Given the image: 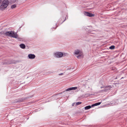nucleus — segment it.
<instances>
[{"instance_id": "nucleus-7", "label": "nucleus", "mask_w": 127, "mask_h": 127, "mask_svg": "<svg viewBox=\"0 0 127 127\" xmlns=\"http://www.w3.org/2000/svg\"><path fill=\"white\" fill-rule=\"evenodd\" d=\"M77 88V87H74L69 88L65 90V91L62 92L61 93V94L63 93L65 91H71L73 90H75Z\"/></svg>"}, {"instance_id": "nucleus-17", "label": "nucleus", "mask_w": 127, "mask_h": 127, "mask_svg": "<svg viewBox=\"0 0 127 127\" xmlns=\"http://www.w3.org/2000/svg\"><path fill=\"white\" fill-rule=\"evenodd\" d=\"M81 103H82V102H76V105L77 106L78 105H79L81 104Z\"/></svg>"}, {"instance_id": "nucleus-19", "label": "nucleus", "mask_w": 127, "mask_h": 127, "mask_svg": "<svg viewBox=\"0 0 127 127\" xmlns=\"http://www.w3.org/2000/svg\"><path fill=\"white\" fill-rule=\"evenodd\" d=\"M91 107H94V106H96V104H95V103L94 104H92V105H91Z\"/></svg>"}, {"instance_id": "nucleus-28", "label": "nucleus", "mask_w": 127, "mask_h": 127, "mask_svg": "<svg viewBox=\"0 0 127 127\" xmlns=\"http://www.w3.org/2000/svg\"><path fill=\"white\" fill-rule=\"evenodd\" d=\"M61 18L60 19V20H62V18Z\"/></svg>"}, {"instance_id": "nucleus-24", "label": "nucleus", "mask_w": 127, "mask_h": 127, "mask_svg": "<svg viewBox=\"0 0 127 127\" xmlns=\"http://www.w3.org/2000/svg\"><path fill=\"white\" fill-rule=\"evenodd\" d=\"M75 103H74L72 104V106H73L74 105Z\"/></svg>"}, {"instance_id": "nucleus-3", "label": "nucleus", "mask_w": 127, "mask_h": 127, "mask_svg": "<svg viewBox=\"0 0 127 127\" xmlns=\"http://www.w3.org/2000/svg\"><path fill=\"white\" fill-rule=\"evenodd\" d=\"M34 95H32L30 96H28L25 97H22L16 99L15 100V102H23L25 100L29 98L32 97Z\"/></svg>"}, {"instance_id": "nucleus-10", "label": "nucleus", "mask_w": 127, "mask_h": 127, "mask_svg": "<svg viewBox=\"0 0 127 127\" xmlns=\"http://www.w3.org/2000/svg\"><path fill=\"white\" fill-rule=\"evenodd\" d=\"M80 53V51L79 50L77 49L74 52V54L76 55H78Z\"/></svg>"}, {"instance_id": "nucleus-15", "label": "nucleus", "mask_w": 127, "mask_h": 127, "mask_svg": "<svg viewBox=\"0 0 127 127\" xmlns=\"http://www.w3.org/2000/svg\"><path fill=\"white\" fill-rule=\"evenodd\" d=\"M16 7V4H13L11 5V8H15Z\"/></svg>"}, {"instance_id": "nucleus-2", "label": "nucleus", "mask_w": 127, "mask_h": 127, "mask_svg": "<svg viewBox=\"0 0 127 127\" xmlns=\"http://www.w3.org/2000/svg\"><path fill=\"white\" fill-rule=\"evenodd\" d=\"M9 4V2L8 0H3L0 6V9L2 10H4L7 8Z\"/></svg>"}, {"instance_id": "nucleus-5", "label": "nucleus", "mask_w": 127, "mask_h": 127, "mask_svg": "<svg viewBox=\"0 0 127 127\" xmlns=\"http://www.w3.org/2000/svg\"><path fill=\"white\" fill-rule=\"evenodd\" d=\"M112 88L111 86H108L104 88V89L101 91L103 92H106L108 91Z\"/></svg>"}, {"instance_id": "nucleus-22", "label": "nucleus", "mask_w": 127, "mask_h": 127, "mask_svg": "<svg viewBox=\"0 0 127 127\" xmlns=\"http://www.w3.org/2000/svg\"><path fill=\"white\" fill-rule=\"evenodd\" d=\"M66 17H65V19H64V20L63 21H62L61 23H60V24H62L66 20Z\"/></svg>"}, {"instance_id": "nucleus-4", "label": "nucleus", "mask_w": 127, "mask_h": 127, "mask_svg": "<svg viewBox=\"0 0 127 127\" xmlns=\"http://www.w3.org/2000/svg\"><path fill=\"white\" fill-rule=\"evenodd\" d=\"M63 53L59 52H56L54 54V56L58 58H62L63 57Z\"/></svg>"}, {"instance_id": "nucleus-27", "label": "nucleus", "mask_w": 127, "mask_h": 127, "mask_svg": "<svg viewBox=\"0 0 127 127\" xmlns=\"http://www.w3.org/2000/svg\"><path fill=\"white\" fill-rule=\"evenodd\" d=\"M57 26H56V27H55V29H56V28H57Z\"/></svg>"}, {"instance_id": "nucleus-1", "label": "nucleus", "mask_w": 127, "mask_h": 127, "mask_svg": "<svg viewBox=\"0 0 127 127\" xmlns=\"http://www.w3.org/2000/svg\"><path fill=\"white\" fill-rule=\"evenodd\" d=\"M4 34L7 36H10L13 38H17V33L13 31L7 32L4 33Z\"/></svg>"}, {"instance_id": "nucleus-18", "label": "nucleus", "mask_w": 127, "mask_h": 127, "mask_svg": "<svg viewBox=\"0 0 127 127\" xmlns=\"http://www.w3.org/2000/svg\"><path fill=\"white\" fill-rule=\"evenodd\" d=\"M101 102H100L96 103H95L96 106H97V105H100L101 104Z\"/></svg>"}, {"instance_id": "nucleus-8", "label": "nucleus", "mask_w": 127, "mask_h": 127, "mask_svg": "<svg viewBox=\"0 0 127 127\" xmlns=\"http://www.w3.org/2000/svg\"><path fill=\"white\" fill-rule=\"evenodd\" d=\"M28 57L30 59H33L35 58V56L34 54H30L28 55Z\"/></svg>"}, {"instance_id": "nucleus-11", "label": "nucleus", "mask_w": 127, "mask_h": 127, "mask_svg": "<svg viewBox=\"0 0 127 127\" xmlns=\"http://www.w3.org/2000/svg\"><path fill=\"white\" fill-rule=\"evenodd\" d=\"M91 108V105H89L85 107V109L86 110H87L90 109Z\"/></svg>"}, {"instance_id": "nucleus-6", "label": "nucleus", "mask_w": 127, "mask_h": 127, "mask_svg": "<svg viewBox=\"0 0 127 127\" xmlns=\"http://www.w3.org/2000/svg\"><path fill=\"white\" fill-rule=\"evenodd\" d=\"M84 14L85 15L90 17H93L94 16V14H92V13L91 12H90L87 11H84Z\"/></svg>"}, {"instance_id": "nucleus-26", "label": "nucleus", "mask_w": 127, "mask_h": 127, "mask_svg": "<svg viewBox=\"0 0 127 127\" xmlns=\"http://www.w3.org/2000/svg\"><path fill=\"white\" fill-rule=\"evenodd\" d=\"M104 88V87H101V89H102V88Z\"/></svg>"}, {"instance_id": "nucleus-16", "label": "nucleus", "mask_w": 127, "mask_h": 127, "mask_svg": "<svg viewBox=\"0 0 127 127\" xmlns=\"http://www.w3.org/2000/svg\"><path fill=\"white\" fill-rule=\"evenodd\" d=\"M17 39L19 41H21L22 39L21 38H20L18 36V35L17 34Z\"/></svg>"}, {"instance_id": "nucleus-14", "label": "nucleus", "mask_w": 127, "mask_h": 127, "mask_svg": "<svg viewBox=\"0 0 127 127\" xmlns=\"http://www.w3.org/2000/svg\"><path fill=\"white\" fill-rule=\"evenodd\" d=\"M88 32L90 33H92V34H94V33L93 32L92 30H89L88 31Z\"/></svg>"}, {"instance_id": "nucleus-29", "label": "nucleus", "mask_w": 127, "mask_h": 127, "mask_svg": "<svg viewBox=\"0 0 127 127\" xmlns=\"http://www.w3.org/2000/svg\"><path fill=\"white\" fill-rule=\"evenodd\" d=\"M58 22L59 23H60V22H59V21H58Z\"/></svg>"}, {"instance_id": "nucleus-21", "label": "nucleus", "mask_w": 127, "mask_h": 127, "mask_svg": "<svg viewBox=\"0 0 127 127\" xmlns=\"http://www.w3.org/2000/svg\"><path fill=\"white\" fill-rule=\"evenodd\" d=\"M63 54L64 55L63 56L64 57L66 56V55H67V54L66 53H64V54Z\"/></svg>"}, {"instance_id": "nucleus-23", "label": "nucleus", "mask_w": 127, "mask_h": 127, "mask_svg": "<svg viewBox=\"0 0 127 127\" xmlns=\"http://www.w3.org/2000/svg\"><path fill=\"white\" fill-rule=\"evenodd\" d=\"M63 73H60V74H59V75H63Z\"/></svg>"}, {"instance_id": "nucleus-12", "label": "nucleus", "mask_w": 127, "mask_h": 127, "mask_svg": "<svg viewBox=\"0 0 127 127\" xmlns=\"http://www.w3.org/2000/svg\"><path fill=\"white\" fill-rule=\"evenodd\" d=\"M8 63L9 64H11L13 63H15V61L13 60H12L9 62H8Z\"/></svg>"}, {"instance_id": "nucleus-13", "label": "nucleus", "mask_w": 127, "mask_h": 127, "mask_svg": "<svg viewBox=\"0 0 127 127\" xmlns=\"http://www.w3.org/2000/svg\"><path fill=\"white\" fill-rule=\"evenodd\" d=\"M115 46L114 45H112L109 47V49H113L115 48Z\"/></svg>"}, {"instance_id": "nucleus-9", "label": "nucleus", "mask_w": 127, "mask_h": 127, "mask_svg": "<svg viewBox=\"0 0 127 127\" xmlns=\"http://www.w3.org/2000/svg\"><path fill=\"white\" fill-rule=\"evenodd\" d=\"M20 47L22 49H24L25 48V45L23 44H22L20 45Z\"/></svg>"}, {"instance_id": "nucleus-25", "label": "nucleus", "mask_w": 127, "mask_h": 127, "mask_svg": "<svg viewBox=\"0 0 127 127\" xmlns=\"http://www.w3.org/2000/svg\"><path fill=\"white\" fill-rule=\"evenodd\" d=\"M2 0H0V3H1L2 2Z\"/></svg>"}, {"instance_id": "nucleus-20", "label": "nucleus", "mask_w": 127, "mask_h": 127, "mask_svg": "<svg viewBox=\"0 0 127 127\" xmlns=\"http://www.w3.org/2000/svg\"><path fill=\"white\" fill-rule=\"evenodd\" d=\"M81 55L80 54L79 55H78V56H77V58L78 59H79V58L80 57H81Z\"/></svg>"}]
</instances>
